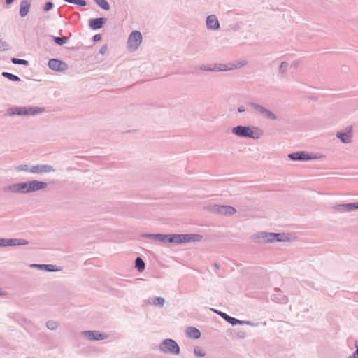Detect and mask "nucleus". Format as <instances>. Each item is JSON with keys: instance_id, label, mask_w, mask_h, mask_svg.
<instances>
[{"instance_id": "obj_3", "label": "nucleus", "mask_w": 358, "mask_h": 358, "mask_svg": "<svg viewBox=\"0 0 358 358\" xmlns=\"http://www.w3.org/2000/svg\"><path fill=\"white\" fill-rule=\"evenodd\" d=\"M233 132L238 136L258 138L261 131L257 128L238 126L233 128Z\"/></svg>"}, {"instance_id": "obj_1", "label": "nucleus", "mask_w": 358, "mask_h": 358, "mask_svg": "<svg viewBox=\"0 0 358 358\" xmlns=\"http://www.w3.org/2000/svg\"><path fill=\"white\" fill-rule=\"evenodd\" d=\"M44 111V108L39 107H14L8 109L6 115H34Z\"/></svg>"}, {"instance_id": "obj_5", "label": "nucleus", "mask_w": 358, "mask_h": 358, "mask_svg": "<svg viewBox=\"0 0 358 358\" xmlns=\"http://www.w3.org/2000/svg\"><path fill=\"white\" fill-rule=\"evenodd\" d=\"M142 42V35L138 31H133L128 38V46L131 50H136Z\"/></svg>"}, {"instance_id": "obj_30", "label": "nucleus", "mask_w": 358, "mask_h": 358, "mask_svg": "<svg viewBox=\"0 0 358 358\" xmlns=\"http://www.w3.org/2000/svg\"><path fill=\"white\" fill-rule=\"evenodd\" d=\"M194 352V354L197 357H204L205 356V353L203 352L202 349L199 347L195 348Z\"/></svg>"}, {"instance_id": "obj_31", "label": "nucleus", "mask_w": 358, "mask_h": 358, "mask_svg": "<svg viewBox=\"0 0 358 358\" xmlns=\"http://www.w3.org/2000/svg\"><path fill=\"white\" fill-rule=\"evenodd\" d=\"M12 62H13V63L17 64L27 65L28 64V62L27 60L20 59H16V58H13L12 59Z\"/></svg>"}, {"instance_id": "obj_14", "label": "nucleus", "mask_w": 358, "mask_h": 358, "mask_svg": "<svg viewBox=\"0 0 358 358\" xmlns=\"http://www.w3.org/2000/svg\"><path fill=\"white\" fill-rule=\"evenodd\" d=\"M351 132L352 128L349 127L347 129L346 132H338L337 137L339 138L341 141L345 143H350L351 140Z\"/></svg>"}, {"instance_id": "obj_16", "label": "nucleus", "mask_w": 358, "mask_h": 358, "mask_svg": "<svg viewBox=\"0 0 358 358\" xmlns=\"http://www.w3.org/2000/svg\"><path fill=\"white\" fill-rule=\"evenodd\" d=\"M186 334L187 336L190 338L197 339L200 337L201 333L198 329L196 327H188L186 329Z\"/></svg>"}, {"instance_id": "obj_25", "label": "nucleus", "mask_w": 358, "mask_h": 358, "mask_svg": "<svg viewBox=\"0 0 358 358\" xmlns=\"http://www.w3.org/2000/svg\"><path fill=\"white\" fill-rule=\"evenodd\" d=\"M98 5L103 9L108 10L110 8L109 4L106 0H95Z\"/></svg>"}, {"instance_id": "obj_13", "label": "nucleus", "mask_w": 358, "mask_h": 358, "mask_svg": "<svg viewBox=\"0 0 358 358\" xmlns=\"http://www.w3.org/2000/svg\"><path fill=\"white\" fill-rule=\"evenodd\" d=\"M206 24L209 29L214 30L219 29L220 27L217 18L213 15L207 17Z\"/></svg>"}, {"instance_id": "obj_2", "label": "nucleus", "mask_w": 358, "mask_h": 358, "mask_svg": "<svg viewBox=\"0 0 358 358\" xmlns=\"http://www.w3.org/2000/svg\"><path fill=\"white\" fill-rule=\"evenodd\" d=\"M203 238L199 234H171L169 235L168 243H174L177 244L199 242Z\"/></svg>"}, {"instance_id": "obj_9", "label": "nucleus", "mask_w": 358, "mask_h": 358, "mask_svg": "<svg viewBox=\"0 0 358 358\" xmlns=\"http://www.w3.org/2000/svg\"><path fill=\"white\" fill-rule=\"evenodd\" d=\"M28 242L22 239H0V246L27 245Z\"/></svg>"}, {"instance_id": "obj_6", "label": "nucleus", "mask_w": 358, "mask_h": 358, "mask_svg": "<svg viewBox=\"0 0 358 358\" xmlns=\"http://www.w3.org/2000/svg\"><path fill=\"white\" fill-rule=\"evenodd\" d=\"M8 190L13 192L28 193L29 192V182H20L8 187Z\"/></svg>"}, {"instance_id": "obj_10", "label": "nucleus", "mask_w": 358, "mask_h": 358, "mask_svg": "<svg viewBox=\"0 0 358 358\" xmlns=\"http://www.w3.org/2000/svg\"><path fill=\"white\" fill-rule=\"evenodd\" d=\"M29 192H34L46 188L47 183L38 180H32L29 182Z\"/></svg>"}, {"instance_id": "obj_17", "label": "nucleus", "mask_w": 358, "mask_h": 358, "mask_svg": "<svg viewBox=\"0 0 358 358\" xmlns=\"http://www.w3.org/2000/svg\"><path fill=\"white\" fill-rule=\"evenodd\" d=\"M255 109L257 112L260 113L264 116H265L268 118H270L272 120L275 119V115L273 113H271V111L268 110L267 109H266L260 106H255Z\"/></svg>"}, {"instance_id": "obj_11", "label": "nucleus", "mask_w": 358, "mask_h": 358, "mask_svg": "<svg viewBox=\"0 0 358 358\" xmlns=\"http://www.w3.org/2000/svg\"><path fill=\"white\" fill-rule=\"evenodd\" d=\"M243 65V64H231L229 66H227L226 64H220L215 65L213 68L209 69V70H211V71H227V70H231L234 69L238 68Z\"/></svg>"}, {"instance_id": "obj_24", "label": "nucleus", "mask_w": 358, "mask_h": 358, "mask_svg": "<svg viewBox=\"0 0 358 358\" xmlns=\"http://www.w3.org/2000/svg\"><path fill=\"white\" fill-rule=\"evenodd\" d=\"M153 236L160 242L166 243L169 239V235L155 234Z\"/></svg>"}, {"instance_id": "obj_26", "label": "nucleus", "mask_w": 358, "mask_h": 358, "mask_svg": "<svg viewBox=\"0 0 358 358\" xmlns=\"http://www.w3.org/2000/svg\"><path fill=\"white\" fill-rule=\"evenodd\" d=\"M2 75L4 77L8 78L9 80H10L12 81H18V80H20V78H19L18 76H17L15 75H13L12 73H8V72H3Z\"/></svg>"}, {"instance_id": "obj_32", "label": "nucleus", "mask_w": 358, "mask_h": 358, "mask_svg": "<svg viewBox=\"0 0 358 358\" xmlns=\"http://www.w3.org/2000/svg\"><path fill=\"white\" fill-rule=\"evenodd\" d=\"M57 323L53 321H50L47 323V327L50 329H55L57 327Z\"/></svg>"}, {"instance_id": "obj_29", "label": "nucleus", "mask_w": 358, "mask_h": 358, "mask_svg": "<svg viewBox=\"0 0 358 358\" xmlns=\"http://www.w3.org/2000/svg\"><path fill=\"white\" fill-rule=\"evenodd\" d=\"M55 41L58 45H62L66 43L67 38L66 37H55Z\"/></svg>"}, {"instance_id": "obj_39", "label": "nucleus", "mask_w": 358, "mask_h": 358, "mask_svg": "<svg viewBox=\"0 0 358 358\" xmlns=\"http://www.w3.org/2000/svg\"><path fill=\"white\" fill-rule=\"evenodd\" d=\"M238 111H239V112H242V111H243V110H242V108H240V109H238Z\"/></svg>"}, {"instance_id": "obj_37", "label": "nucleus", "mask_w": 358, "mask_h": 358, "mask_svg": "<svg viewBox=\"0 0 358 358\" xmlns=\"http://www.w3.org/2000/svg\"><path fill=\"white\" fill-rule=\"evenodd\" d=\"M31 266L36 267V266H41V265H37V264H33V265H31Z\"/></svg>"}, {"instance_id": "obj_22", "label": "nucleus", "mask_w": 358, "mask_h": 358, "mask_svg": "<svg viewBox=\"0 0 358 358\" xmlns=\"http://www.w3.org/2000/svg\"><path fill=\"white\" fill-rule=\"evenodd\" d=\"M306 155L304 153L294 152L289 155V157L294 160L306 159Z\"/></svg>"}, {"instance_id": "obj_23", "label": "nucleus", "mask_w": 358, "mask_h": 358, "mask_svg": "<svg viewBox=\"0 0 358 358\" xmlns=\"http://www.w3.org/2000/svg\"><path fill=\"white\" fill-rule=\"evenodd\" d=\"M136 267L140 272H142L145 269V263L141 257H137L136 259Z\"/></svg>"}, {"instance_id": "obj_36", "label": "nucleus", "mask_w": 358, "mask_h": 358, "mask_svg": "<svg viewBox=\"0 0 358 358\" xmlns=\"http://www.w3.org/2000/svg\"><path fill=\"white\" fill-rule=\"evenodd\" d=\"M13 1H14V0H6V3L7 4H10L11 3H13Z\"/></svg>"}, {"instance_id": "obj_8", "label": "nucleus", "mask_w": 358, "mask_h": 358, "mask_svg": "<svg viewBox=\"0 0 358 358\" xmlns=\"http://www.w3.org/2000/svg\"><path fill=\"white\" fill-rule=\"evenodd\" d=\"M32 173H43L54 171L52 166L50 165H35L29 170Z\"/></svg>"}, {"instance_id": "obj_27", "label": "nucleus", "mask_w": 358, "mask_h": 358, "mask_svg": "<svg viewBox=\"0 0 358 358\" xmlns=\"http://www.w3.org/2000/svg\"><path fill=\"white\" fill-rule=\"evenodd\" d=\"M66 2L74 3L80 6H85L87 3L85 0H65Z\"/></svg>"}, {"instance_id": "obj_20", "label": "nucleus", "mask_w": 358, "mask_h": 358, "mask_svg": "<svg viewBox=\"0 0 358 358\" xmlns=\"http://www.w3.org/2000/svg\"><path fill=\"white\" fill-rule=\"evenodd\" d=\"M282 236V235L280 234L270 233L266 234V237L267 238V241L270 242L274 241L275 240L281 241H284V239L280 238Z\"/></svg>"}, {"instance_id": "obj_33", "label": "nucleus", "mask_w": 358, "mask_h": 358, "mask_svg": "<svg viewBox=\"0 0 358 358\" xmlns=\"http://www.w3.org/2000/svg\"><path fill=\"white\" fill-rule=\"evenodd\" d=\"M52 3L51 2H47L45 4V6H44V10L45 11H48L50 10L52 8Z\"/></svg>"}, {"instance_id": "obj_28", "label": "nucleus", "mask_w": 358, "mask_h": 358, "mask_svg": "<svg viewBox=\"0 0 358 358\" xmlns=\"http://www.w3.org/2000/svg\"><path fill=\"white\" fill-rule=\"evenodd\" d=\"M164 299L162 297H157L154 299L153 303L156 306H162L164 304Z\"/></svg>"}, {"instance_id": "obj_38", "label": "nucleus", "mask_w": 358, "mask_h": 358, "mask_svg": "<svg viewBox=\"0 0 358 358\" xmlns=\"http://www.w3.org/2000/svg\"><path fill=\"white\" fill-rule=\"evenodd\" d=\"M20 170H24V171H27V169H24V168H22V169H19Z\"/></svg>"}, {"instance_id": "obj_4", "label": "nucleus", "mask_w": 358, "mask_h": 358, "mask_svg": "<svg viewBox=\"0 0 358 358\" xmlns=\"http://www.w3.org/2000/svg\"><path fill=\"white\" fill-rule=\"evenodd\" d=\"M161 350L166 353L178 354L180 348L178 344L171 339L165 340L160 346Z\"/></svg>"}, {"instance_id": "obj_18", "label": "nucleus", "mask_w": 358, "mask_h": 358, "mask_svg": "<svg viewBox=\"0 0 358 358\" xmlns=\"http://www.w3.org/2000/svg\"><path fill=\"white\" fill-rule=\"evenodd\" d=\"M104 19L103 18H95L90 20V26L92 29H100L103 24Z\"/></svg>"}, {"instance_id": "obj_35", "label": "nucleus", "mask_w": 358, "mask_h": 358, "mask_svg": "<svg viewBox=\"0 0 358 358\" xmlns=\"http://www.w3.org/2000/svg\"><path fill=\"white\" fill-rule=\"evenodd\" d=\"M100 39H101V36H100V35H95V36H94V40L95 41H99Z\"/></svg>"}, {"instance_id": "obj_7", "label": "nucleus", "mask_w": 358, "mask_h": 358, "mask_svg": "<svg viewBox=\"0 0 358 358\" xmlns=\"http://www.w3.org/2000/svg\"><path fill=\"white\" fill-rule=\"evenodd\" d=\"M49 67L55 71H64L67 69V64L60 60L52 59L48 62Z\"/></svg>"}, {"instance_id": "obj_15", "label": "nucleus", "mask_w": 358, "mask_h": 358, "mask_svg": "<svg viewBox=\"0 0 358 358\" xmlns=\"http://www.w3.org/2000/svg\"><path fill=\"white\" fill-rule=\"evenodd\" d=\"M85 334L91 340H102L106 338V335L94 331H86Z\"/></svg>"}, {"instance_id": "obj_19", "label": "nucleus", "mask_w": 358, "mask_h": 358, "mask_svg": "<svg viewBox=\"0 0 358 358\" xmlns=\"http://www.w3.org/2000/svg\"><path fill=\"white\" fill-rule=\"evenodd\" d=\"M218 211L223 215H233L236 213V210L231 206H222L219 207Z\"/></svg>"}, {"instance_id": "obj_34", "label": "nucleus", "mask_w": 358, "mask_h": 358, "mask_svg": "<svg viewBox=\"0 0 358 358\" xmlns=\"http://www.w3.org/2000/svg\"><path fill=\"white\" fill-rule=\"evenodd\" d=\"M348 206L349 209L358 208V203L349 204Z\"/></svg>"}, {"instance_id": "obj_12", "label": "nucleus", "mask_w": 358, "mask_h": 358, "mask_svg": "<svg viewBox=\"0 0 358 358\" xmlns=\"http://www.w3.org/2000/svg\"><path fill=\"white\" fill-rule=\"evenodd\" d=\"M31 0H22L20 2V13L22 17H25L29 12Z\"/></svg>"}, {"instance_id": "obj_21", "label": "nucleus", "mask_w": 358, "mask_h": 358, "mask_svg": "<svg viewBox=\"0 0 358 358\" xmlns=\"http://www.w3.org/2000/svg\"><path fill=\"white\" fill-rule=\"evenodd\" d=\"M221 315L222 316L223 318H224L227 321H228L232 325H235V324H241L242 323V322L240 321L239 320L234 318V317H231L227 315L225 313H222Z\"/></svg>"}]
</instances>
